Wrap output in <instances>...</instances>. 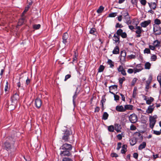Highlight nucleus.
<instances>
[{"instance_id":"1","label":"nucleus","mask_w":161,"mask_h":161,"mask_svg":"<svg viewBox=\"0 0 161 161\" xmlns=\"http://www.w3.org/2000/svg\"><path fill=\"white\" fill-rule=\"evenodd\" d=\"M15 140L12 137H9L8 140L4 143L3 147L5 149L8 151L13 149L14 150V144Z\"/></svg>"},{"instance_id":"2","label":"nucleus","mask_w":161,"mask_h":161,"mask_svg":"<svg viewBox=\"0 0 161 161\" xmlns=\"http://www.w3.org/2000/svg\"><path fill=\"white\" fill-rule=\"evenodd\" d=\"M122 17L125 20L126 23L128 25L130 24L132 21L130 20V17L129 13L127 10H123L121 12Z\"/></svg>"},{"instance_id":"3","label":"nucleus","mask_w":161,"mask_h":161,"mask_svg":"<svg viewBox=\"0 0 161 161\" xmlns=\"http://www.w3.org/2000/svg\"><path fill=\"white\" fill-rule=\"evenodd\" d=\"M158 117L157 115H155L153 116H150L149 117V125L151 129H153L155 125V124L156 119Z\"/></svg>"},{"instance_id":"4","label":"nucleus","mask_w":161,"mask_h":161,"mask_svg":"<svg viewBox=\"0 0 161 161\" xmlns=\"http://www.w3.org/2000/svg\"><path fill=\"white\" fill-rule=\"evenodd\" d=\"M63 131L64 132L63 133L64 135L62 137V139L65 141H68L69 138V136L72 134V132L68 129L64 130Z\"/></svg>"},{"instance_id":"5","label":"nucleus","mask_w":161,"mask_h":161,"mask_svg":"<svg viewBox=\"0 0 161 161\" xmlns=\"http://www.w3.org/2000/svg\"><path fill=\"white\" fill-rule=\"evenodd\" d=\"M117 35L120 36L122 38H125L127 37V35L125 32H123V31L121 29H119L116 32Z\"/></svg>"},{"instance_id":"6","label":"nucleus","mask_w":161,"mask_h":161,"mask_svg":"<svg viewBox=\"0 0 161 161\" xmlns=\"http://www.w3.org/2000/svg\"><path fill=\"white\" fill-rule=\"evenodd\" d=\"M117 35L120 36L122 38H125L127 37V35L125 32H123V31L121 29H119L116 32Z\"/></svg>"},{"instance_id":"7","label":"nucleus","mask_w":161,"mask_h":161,"mask_svg":"<svg viewBox=\"0 0 161 161\" xmlns=\"http://www.w3.org/2000/svg\"><path fill=\"white\" fill-rule=\"evenodd\" d=\"M117 35L120 36L122 38H125L127 37V35L125 32H123V31L121 29H119L116 32Z\"/></svg>"},{"instance_id":"8","label":"nucleus","mask_w":161,"mask_h":161,"mask_svg":"<svg viewBox=\"0 0 161 161\" xmlns=\"http://www.w3.org/2000/svg\"><path fill=\"white\" fill-rule=\"evenodd\" d=\"M129 119L131 123H136L137 120V116L135 114H131L129 117Z\"/></svg>"},{"instance_id":"9","label":"nucleus","mask_w":161,"mask_h":161,"mask_svg":"<svg viewBox=\"0 0 161 161\" xmlns=\"http://www.w3.org/2000/svg\"><path fill=\"white\" fill-rule=\"evenodd\" d=\"M60 153V155L62 156H67L69 157L70 156L71 153L70 151L67 150L62 149Z\"/></svg>"},{"instance_id":"10","label":"nucleus","mask_w":161,"mask_h":161,"mask_svg":"<svg viewBox=\"0 0 161 161\" xmlns=\"http://www.w3.org/2000/svg\"><path fill=\"white\" fill-rule=\"evenodd\" d=\"M136 30L135 32L137 35H136V37H140L141 36V34L143 31V30L142 28V27L140 26H136Z\"/></svg>"},{"instance_id":"11","label":"nucleus","mask_w":161,"mask_h":161,"mask_svg":"<svg viewBox=\"0 0 161 161\" xmlns=\"http://www.w3.org/2000/svg\"><path fill=\"white\" fill-rule=\"evenodd\" d=\"M61 147L62 149L67 150L70 151L72 149V146L70 144L65 143Z\"/></svg>"},{"instance_id":"12","label":"nucleus","mask_w":161,"mask_h":161,"mask_svg":"<svg viewBox=\"0 0 161 161\" xmlns=\"http://www.w3.org/2000/svg\"><path fill=\"white\" fill-rule=\"evenodd\" d=\"M143 69V68L141 64H138L136 66V67L134 68L135 74L137 72L141 71Z\"/></svg>"},{"instance_id":"13","label":"nucleus","mask_w":161,"mask_h":161,"mask_svg":"<svg viewBox=\"0 0 161 161\" xmlns=\"http://www.w3.org/2000/svg\"><path fill=\"white\" fill-rule=\"evenodd\" d=\"M117 70L119 72H120L123 75H126V73L122 65H120L117 68Z\"/></svg>"},{"instance_id":"14","label":"nucleus","mask_w":161,"mask_h":161,"mask_svg":"<svg viewBox=\"0 0 161 161\" xmlns=\"http://www.w3.org/2000/svg\"><path fill=\"white\" fill-rule=\"evenodd\" d=\"M19 99V95L16 92L11 97V100L12 103H15L17 102V100Z\"/></svg>"},{"instance_id":"15","label":"nucleus","mask_w":161,"mask_h":161,"mask_svg":"<svg viewBox=\"0 0 161 161\" xmlns=\"http://www.w3.org/2000/svg\"><path fill=\"white\" fill-rule=\"evenodd\" d=\"M151 22L150 20L149 19L145 21L140 23V25L141 27L145 28Z\"/></svg>"},{"instance_id":"16","label":"nucleus","mask_w":161,"mask_h":161,"mask_svg":"<svg viewBox=\"0 0 161 161\" xmlns=\"http://www.w3.org/2000/svg\"><path fill=\"white\" fill-rule=\"evenodd\" d=\"M42 102L41 100L39 98H37L35 101V105L36 108H39L41 106Z\"/></svg>"},{"instance_id":"17","label":"nucleus","mask_w":161,"mask_h":161,"mask_svg":"<svg viewBox=\"0 0 161 161\" xmlns=\"http://www.w3.org/2000/svg\"><path fill=\"white\" fill-rule=\"evenodd\" d=\"M126 56V53L124 51H121V57L120 58V62L121 63L125 61Z\"/></svg>"},{"instance_id":"18","label":"nucleus","mask_w":161,"mask_h":161,"mask_svg":"<svg viewBox=\"0 0 161 161\" xmlns=\"http://www.w3.org/2000/svg\"><path fill=\"white\" fill-rule=\"evenodd\" d=\"M68 37L69 35L67 33H64L63 34L62 37L63 42L65 44L67 43V39H68Z\"/></svg>"},{"instance_id":"19","label":"nucleus","mask_w":161,"mask_h":161,"mask_svg":"<svg viewBox=\"0 0 161 161\" xmlns=\"http://www.w3.org/2000/svg\"><path fill=\"white\" fill-rule=\"evenodd\" d=\"M144 100L146 101V103L148 105L151 104L152 103L153 101L154 98L152 97L146 98V97L144 98Z\"/></svg>"},{"instance_id":"20","label":"nucleus","mask_w":161,"mask_h":161,"mask_svg":"<svg viewBox=\"0 0 161 161\" xmlns=\"http://www.w3.org/2000/svg\"><path fill=\"white\" fill-rule=\"evenodd\" d=\"M119 38L120 36L117 35L116 33L114 34L113 40L115 42V43H119L120 42Z\"/></svg>"},{"instance_id":"21","label":"nucleus","mask_w":161,"mask_h":161,"mask_svg":"<svg viewBox=\"0 0 161 161\" xmlns=\"http://www.w3.org/2000/svg\"><path fill=\"white\" fill-rule=\"evenodd\" d=\"M116 110L118 112H124L125 111L124 108L122 105H118L116 106Z\"/></svg>"},{"instance_id":"22","label":"nucleus","mask_w":161,"mask_h":161,"mask_svg":"<svg viewBox=\"0 0 161 161\" xmlns=\"http://www.w3.org/2000/svg\"><path fill=\"white\" fill-rule=\"evenodd\" d=\"M154 107L153 106V104L149 106L146 110L147 113L148 114L152 113L154 110Z\"/></svg>"},{"instance_id":"23","label":"nucleus","mask_w":161,"mask_h":161,"mask_svg":"<svg viewBox=\"0 0 161 161\" xmlns=\"http://www.w3.org/2000/svg\"><path fill=\"white\" fill-rule=\"evenodd\" d=\"M148 4L151 9L155 10L156 8L157 5L155 3H148Z\"/></svg>"},{"instance_id":"24","label":"nucleus","mask_w":161,"mask_h":161,"mask_svg":"<svg viewBox=\"0 0 161 161\" xmlns=\"http://www.w3.org/2000/svg\"><path fill=\"white\" fill-rule=\"evenodd\" d=\"M134 135L136 136V139L142 140L143 139V137L142 135L139 132H136L134 133Z\"/></svg>"},{"instance_id":"25","label":"nucleus","mask_w":161,"mask_h":161,"mask_svg":"<svg viewBox=\"0 0 161 161\" xmlns=\"http://www.w3.org/2000/svg\"><path fill=\"white\" fill-rule=\"evenodd\" d=\"M114 128V130L117 132H121V128L120 125L118 124L115 125Z\"/></svg>"},{"instance_id":"26","label":"nucleus","mask_w":161,"mask_h":161,"mask_svg":"<svg viewBox=\"0 0 161 161\" xmlns=\"http://www.w3.org/2000/svg\"><path fill=\"white\" fill-rule=\"evenodd\" d=\"M127 145L126 144H124L122 147L121 153H122L125 154L127 151Z\"/></svg>"},{"instance_id":"27","label":"nucleus","mask_w":161,"mask_h":161,"mask_svg":"<svg viewBox=\"0 0 161 161\" xmlns=\"http://www.w3.org/2000/svg\"><path fill=\"white\" fill-rule=\"evenodd\" d=\"M160 41L158 40L154 41L153 43V45L155 46L156 47H158L161 46V45H160Z\"/></svg>"},{"instance_id":"28","label":"nucleus","mask_w":161,"mask_h":161,"mask_svg":"<svg viewBox=\"0 0 161 161\" xmlns=\"http://www.w3.org/2000/svg\"><path fill=\"white\" fill-rule=\"evenodd\" d=\"M146 146V143L145 142H143L142 144H141L138 147V149L139 150H142V149L144 148Z\"/></svg>"},{"instance_id":"29","label":"nucleus","mask_w":161,"mask_h":161,"mask_svg":"<svg viewBox=\"0 0 161 161\" xmlns=\"http://www.w3.org/2000/svg\"><path fill=\"white\" fill-rule=\"evenodd\" d=\"M119 53V48L118 46H116L113 51V53L114 54H118Z\"/></svg>"},{"instance_id":"30","label":"nucleus","mask_w":161,"mask_h":161,"mask_svg":"<svg viewBox=\"0 0 161 161\" xmlns=\"http://www.w3.org/2000/svg\"><path fill=\"white\" fill-rule=\"evenodd\" d=\"M108 64L109 65L110 67L111 68H113L114 66V63L111 60L109 59L108 60V61L107 62Z\"/></svg>"},{"instance_id":"31","label":"nucleus","mask_w":161,"mask_h":161,"mask_svg":"<svg viewBox=\"0 0 161 161\" xmlns=\"http://www.w3.org/2000/svg\"><path fill=\"white\" fill-rule=\"evenodd\" d=\"M109 115L108 113L106 112H104L103 113L102 116V119L106 120L107 119Z\"/></svg>"},{"instance_id":"32","label":"nucleus","mask_w":161,"mask_h":161,"mask_svg":"<svg viewBox=\"0 0 161 161\" xmlns=\"http://www.w3.org/2000/svg\"><path fill=\"white\" fill-rule=\"evenodd\" d=\"M145 68L146 69H149L151 66V64L149 62H147L145 64Z\"/></svg>"},{"instance_id":"33","label":"nucleus","mask_w":161,"mask_h":161,"mask_svg":"<svg viewBox=\"0 0 161 161\" xmlns=\"http://www.w3.org/2000/svg\"><path fill=\"white\" fill-rule=\"evenodd\" d=\"M133 106L131 105H126L125 106L124 109L125 111L126 109L131 110L132 109Z\"/></svg>"},{"instance_id":"34","label":"nucleus","mask_w":161,"mask_h":161,"mask_svg":"<svg viewBox=\"0 0 161 161\" xmlns=\"http://www.w3.org/2000/svg\"><path fill=\"white\" fill-rule=\"evenodd\" d=\"M153 31L154 32V34L156 35H159L161 34V31L160 29L156 30L154 28Z\"/></svg>"},{"instance_id":"35","label":"nucleus","mask_w":161,"mask_h":161,"mask_svg":"<svg viewBox=\"0 0 161 161\" xmlns=\"http://www.w3.org/2000/svg\"><path fill=\"white\" fill-rule=\"evenodd\" d=\"M136 142V140L135 138H132L130 140V143L131 146H134Z\"/></svg>"},{"instance_id":"36","label":"nucleus","mask_w":161,"mask_h":161,"mask_svg":"<svg viewBox=\"0 0 161 161\" xmlns=\"http://www.w3.org/2000/svg\"><path fill=\"white\" fill-rule=\"evenodd\" d=\"M152 79V77L151 75H150L149 76L147 80L146 81V85H149L150 83H151Z\"/></svg>"},{"instance_id":"37","label":"nucleus","mask_w":161,"mask_h":161,"mask_svg":"<svg viewBox=\"0 0 161 161\" xmlns=\"http://www.w3.org/2000/svg\"><path fill=\"white\" fill-rule=\"evenodd\" d=\"M104 9V7L101 6L97 10V12L98 14H100L102 12Z\"/></svg>"},{"instance_id":"38","label":"nucleus","mask_w":161,"mask_h":161,"mask_svg":"<svg viewBox=\"0 0 161 161\" xmlns=\"http://www.w3.org/2000/svg\"><path fill=\"white\" fill-rule=\"evenodd\" d=\"M118 86L117 85H114L110 86L109 87V89L110 90H117V89Z\"/></svg>"},{"instance_id":"39","label":"nucleus","mask_w":161,"mask_h":161,"mask_svg":"<svg viewBox=\"0 0 161 161\" xmlns=\"http://www.w3.org/2000/svg\"><path fill=\"white\" fill-rule=\"evenodd\" d=\"M125 80V77H123L122 78H119V82L120 85L122 86L123 83L124 81Z\"/></svg>"},{"instance_id":"40","label":"nucleus","mask_w":161,"mask_h":161,"mask_svg":"<svg viewBox=\"0 0 161 161\" xmlns=\"http://www.w3.org/2000/svg\"><path fill=\"white\" fill-rule=\"evenodd\" d=\"M114 127L112 125L109 126L108 127V130L110 132H113L114 131Z\"/></svg>"},{"instance_id":"41","label":"nucleus","mask_w":161,"mask_h":161,"mask_svg":"<svg viewBox=\"0 0 161 161\" xmlns=\"http://www.w3.org/2000/svg\"><path fill=\"white\" fill-rule=\"evenodd\" d=\"M41 25L39 24H35L33 25V28L35 30L39 29L41 27Z\"/></svg>"},{"instance_id":"42","label":"nucleus","mask_w":161,"mask_h":161,"mask_svg":"<svg viewBox=\"0 0 161 161\" xmlns=\"http://www.w3.org/2000/svg\"><path fill=\"white\" fill-rule=\"evenodd\" d=\"M104 67L103 65H101L100 66L99 68L98 69V72H101L103 71L104 69Z\"/></svg>"},{"instance_id":"43","label":"nucleus","mask_w":161,"mask_h":161,"mask_svg":"<svg viewBox=\"0 0 161 161\" xmlns=\"http://www.w3.org/2000/svg\"><path fill=\"white\" fill-rule=\"evenodd\" d=\"M157 59V57L156 55L153 54L151 57L150 59L152 61H155Z\"/></svg>"},{"instance_id":"44","label":"nucleus","mask_w":161,"mask_h":161,"mask_svg":"<svg viewBox=\"0 0 161 161\" xmlns=\"http://www.w3.org/2000/svg\"><path fill=\"white\" fill-rule=\"evenodd\" d=\"M89 32L91 34L95 35V33L96 32V29L95 28H91L89 31Z\"/></svg>"},{"instance_id":"45","label":"nucleus","mask_w":161,"mask_h":161,"mask_svg":"<svg viewBox=\"0 0 161 161\" xmlns=\"http://www.w3.org/2000/svg\"><path fill=\"white\" fill-rule=\"evenodd\" d=\"M117 12H114L110 13L109 14L108 17H114L117 15Z\"/></svg>"},{"instance_id":"46","label":"nucleus","mask_w":161,"mask_h":161,"mask_svg":"<svg viewBox=\"0 0 161 161\" xmlns=\"http://www.w3.org/2000/svg\"><path fill=\"white\" fill-rule=\"evenodd\" d=\"M62 161H73V160L69 157H64L62 159Z\"/></svg>"},{"instance_id":"47","label":"nucleus","mask_w":161,"mask_h":161,"mask_svg":"<svg viewBox=\"0 0 161 161\" xmlns=\"http://www.w3.org/2000/svg\"><path fill=\"white\" fill-rule=\"evenodd\" d=\"M29 6H27L25 8L24 10L22 13V15H25V14L29 10Z\"/></svg>"},{"instance_id":"48","label":"nucleus","mask_w":161,"mask_h":161,"mask_svg":"<svg viewBox=\"0 0 161 161\" xmlns=\"http://www.w3.org/2000/svg\"><path fill=\"white\" fill-rule=\"evenodd\" d=\"M154 23L155 24L157 25H159L161 23L160 20L158 19H155Z\"/></svg>"},{"instance_id":"49","label":"nucleus","mask_w":161,"mask_h":161,"mask_svg":"<svg viewBox=\"0 0 161 161\" xmlns=\"http://www.w3.org/2000/svg\"><path fill=\"white\" fill-rule=\"evenodd\" d=\"M137 78H134L132 80L131 85L132 86H133L135 85V83H136V81H137Z\"/></svg>"},{"instance_id":"50","label":"nucleus","mask_w":161,"mask_h":161,"mask_svg":"<svg viewBox=\"0 0 161 161\" xmlns=\"http://www.w3.org/2000/svg\"><path fill=\"white\" fill-rule=\"evenodd\" d=\"M77 96V94H76V92L74 95H73V104L74 105L75 104V100L76 99Z\"/></svg>"},{"instance_id":"51","label":"nucleus","mask_w":161,"mask_h":161,"mask_svg":"<svg viewBox=\"0 0 161 161\" xmlns=\"http://www.w3.org/2000/svg\"><path fill=\"white\" fill-rule=\"evenodd\" d=\"M127 72L129 74H132L133 73H134L135 74V71L134 70V68L133 69H128Z\"/></svg>"},{"instance_id":"52","label":"nucleus","mask_w":161,"mask_h":161,"mask_svg":"<svg viewBox=\"0 0 161 161\" xmlns=\"http://www.w3.org/2000/svg\"><path fill=\"white\" fill-rule=\"evenodd\" d=\"M157 80L159 82L160 86H161V75H159L157 76Z\"/></svg>"},{"instance_id":"53","label":"nucleus","mask_w":161,"mask_h":161,"mask_svg":"<svg viewBox=\"0 0 161 161\" xmlns=\"http://www.w3.org/2000/svg\"><path fill=\"white\" fill-rule=\"evenodd\" d=\"M144 53L149 54L150 53V51L149 49L146 48L144 51Z\"/></svg>"},{"instance_id":"54","label":"nucleus","mask_w":161,"mask_h":161,"mask_svg":"<svg viewBox=\"0 0 161 161\" xmlns=\"http://www.w3.org/2000/svg\"><path fill=\"white\" fill-rule=\"evenodd\" d=\"M153 133L157 135H159L161 134V132L159 131L153 130Z\"/></svg>"},{"instance_id":"55","label":"nucleus","mask_w":161,"mask_h":161,"mask_svg":"<svg viewBox=\"0 0 161 161\" xmlns=\"http://www.w3.org/2000/svg\"><path fill=\"white\" fill-rule=\"evenodd\" d=\"M128 57L130 59H135L136 57V56L135 55L131 54L128 56Z\"/></svg>"},{"instance_id":"56","label":"nucleus","mask_w":161,"mask_h":161,"mask_svg":"<svg viewBox=\"0 0 161 161\" xmlns=\"http://www.w3.org/2000/svg\"><path fill=\"white\" fill-rule=\"evenodd\" d=\"M122 144L121 142H119L117 144V146L116 148L117 150H119L121 147Z\"/></svg>"},{"instance_id":"57","label":"nucleus","mask_w":161,"mask_h":161,"mask_svg":"<svg viewBox=\"0 0 161 161\" xmlns=\"http://www.w3.org/2000/svg\"><path fill=\"white\" fill-rule=\"evenodd\" d=\"M136 127L133 125H131L130 126V130H136Z\"/></svg>"},{"instance_id":"58","label":"nucleus","mask_w":161,"mask_h":161,"mask_svg":"<svg viewBox=\"0 0 161 161\" xmlns=\"http://www.w3.org/2000/svg\"><path fill=\"white\" fill-rule=\"evenodd\" d=\"M114 100L115 101H118L119 100V97L118 95L115 94L114 95Z\"/></svg>"},{"instance_id":"59","label":"nucleus","mask_w":161,"mask_h":161,"mask_svg":"<svg viewBox=\"0 0 161 161\" xmlns=\"http://www.w3.org/2000/svg\"><path fill=\"white\" fill-rule=\"evenodd\" d=\"M123 27V25L121 24H119V23H117L116 25V28H122Z\"/></svg>"},{"instance_id":"60","label":"nucleus","mask_w":161,"mask_h":161,"mask_svg":"<svg viewBox=\"0 0 161 161\" xmlns=\"http://www.w3.org/2000/svg\"><path fill=\"white\" fill-rule=\"evenodd\" d=\"M146 2H147L146 0H141L140 1L141 4L144 6L146 5Z\"/></svg>"},{"instance_id":"61","label":"nucleus","mask_w":161,"mask_h":161,"mask_svg":"<svg viewBox=\"0 0 161 161\" xmlns=\"http://www.w3.org/2000/svg\"><path fill=\"white\" fill-rule=\"evenodd\" d=\"M71 75L70 74H68L65 76L64 81H66L67 79H69L71 77Z\"/></svg>"},{"instance_id":"62","label":"nucleus","mask_w":161,"mask_h":161,"mask_svg":"<svg viewBox=\"0 0 161 161\" xmlns=\"http://www.w3.org/2000/svg\"><path fill=\"white\" fill-rule=\"evenodd\" d=\"M111 157H118V155L117 154L115 153H111Z\"/></svg>"},{"instance_id":"63","label":"nucleus","mask_w":161,"mask_h":161,"mask_svg":"<svg viewBox=\"0 0 161 161\" xmlns=\"http://www.w3.org/2000/svg\"><path fill=\"white\" fill-rule=\"evenodd\" d=\"M117 137L119 140H121L122 138V136L121 134H119L117 135Z\"/></svg>"},{"instance_id":"64","label":"nucleus","mask_w":161,"mask_h":161,"mask_svg":"<svg viewBox=\"0 0 161 161\" xmlns=\"http://www.w3.org/2000/svg\"><path fill=\"white\" fill-rule=\"evenodd\" d=\"M149 47L151 50H155L156 47L154 45L152 46L151 45H149Z\"/></svg>"}]
</instances>
